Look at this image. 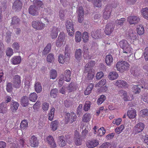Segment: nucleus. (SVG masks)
Listing matches in <instances>:
<instances>
[{
	"label": "nucleus",
	"mask_w": 148,
	"mask_h": 148,
	"mask_svg": "<svg viewBox=\"0 0 148 148\" xmlns=\"http://www.w3.org/2000/svg\"><path fill=\"white\" fill-rule=\"evenodd\" d=\"M6 53L7 56L10 57L13 54V50L10 47L8 48L6 50Z\"/></svg>",
	"instance_id": "58"
},
{
	"label": "nucleus",
	"mask_w": 148,
	"mask_h": 148,
	"mask_svg": "<svg viewBox=\"0 0 148 148\" xmlns=\"http://www.w3.org/2000/svg\"><path fill=\"white\" fill-rule=\"evenodd\" d=\"M68 60L69 59H67V58H66V56H64L62 55H60L58 57V61L60 63L63 64L65 61Z\"/></svg>",
	"instance_id": "50"
},
{
	"label": "nucleus",
	"mask_w": 148,
	"mask_h": 148,
	"mask_svg": "<svg viewBox=\"0 0 148 148\" xmlns=\"http://www.w3.org/2000/svg\"><path fill=\"white\" fill-rule=\"evenodd\" d=\"M29 13L33 16H36L38 15V8L35 5H31L29 9Z\"/></svg>",
	"instance_id": "11"
},
{
	"label": "nucleus",
	"mask_w": 148,
	"mask_h": 148,
	"mask_svg": "<svg viewBox=\"0 0 148 148\" xmlns=\"http://www.w3.org/2000/svg\"><path fill=\"white\" fill-rule=\"evenodd\" d=\"M82 38L84 42H86L88 40V33L87 32H85L83 33Z\"/></svg>",
	"instance_id": "63"
},
{
	"label": "nucleus",
	"mask_w": 148,
	"mask_h": 148,
	"mask_svg": "<svg viewBox=\"0 0 148 148\" xmlns=\"http://www.w3.org/2000/svg\"><path fill=\"white\" fill-rule=\"evenodd\" d=\"M141 12L143 17L147 20H148V8H143Z\"/></svg>",
	"instance_id": "39"
},
{
	"label": "nucleus",
	"mask_w": 148,
	"mask_h": 148,
	"mask_svg": "<svg viewBox=\"0 0 148 148\" xmlns=\"http://www.w3.org/2000/svg\"><path fill=\"white\" fill-rule=\"evenodd\" d=\"M91 118V116L89 113L86 114L82 118V121L85 122H88Z\"/></svg>",
	"instance_id": "49"
},
{
	"label": "nucleus",
	"mask_w": 148,
	"mask_h": 148,
	"mask_svg": "<svg viewBox=\"0 0 148 148\" xmlns=\"http://www.w3.org/2000/svg\"><path fill=\"white\" fill-rule=\"evenodd\" d=\"M140 20L139 17L135 16H131L128 17V21L131 25L137 24Z\"/></svg>",
	"instance_id": "12"
},
{
	"label": "nucleus",
	"mask_w": 148,
	"mask_h": 148,
	"mask_svg": "<svg viewBox=\"0 0 148 148\" xmlns=\"http://www.w3.org/2000/svg\"><path fill=\"white\" fill-rule=\"evenodd\" d=\"M83 57L86 59L88 60L91 58V57L89 54L88 49L85 47L83 48Z\"/></svg>",
	"instance_id": "34"
},
{
	"label": "nucleus",
	"mask_w": 148,
	"mask_h": 148,
	"mask_svg": "<svg viewBox=\"0 0 148 148\" xmlns=\"http://www.w3.org/2000/svg\"><path fill=\"white\" fill-rule=\"evenodd\" d=\"M28 126V123L27 121L24 120L21 123L20 127L22 130H24Z\"/></svg>",
	"instance_id": "51"
},
{
	"label": "nucleus",
	"mask_w": 148,
	"mask_h": 148,
	"mask_svg": "<svg viewBox=\"0 0 148 148\" xmlns=\"http://www.w3.org/2000/svg\"><path fill=\"white\" fill-rule=\"evenodd\" d=\"M20 19L16 16H15L12 18L11 24L12 25L18 26L20 24Z\"/></svg>",
	"instance_id": "24"
},
{
	"label": "nucleus",
	"mask_w": 148,
	"mask_h": 148,
	"mask_svg": "<svg viewBox=\"0 0 148 148\" xmlns=\"http://www.w3.org/2000/svg\"><path fill=\"white\" fill-rule=\"evenodd\" d=\"M58 124V122L56 121L52 122L51 126L53 130L55 131L57 129Z\"/></svg>",
	"instance_id": "52"
},
{
	"label": "nucleus",
	"mask_w": 148,
	"mask_h": 148,
	"mask_svg": "<svg viewBox=\"0 0 148 148\" xmlns=\"http://www.w3.org/2000/svg\"><path fill=\"white\" fill-rule=\"evenodd\" d=\"M94 87V84H90L86 88L84 92V94L85 95H89L91 92Z\"/></svg>",
	"instance_id": "38"
},
{
	"label": "nucleus",
	"mask_w": 148,
	"mask_h": 148,
	"mask_svg": "<svg viewBox=\"0 0 148 148\" xmlns=\"http://www.w3.org/2000/svg\"><path fill=\"white\" fill-rule=\"evenodd\" d=\"M119 45L121 48L123 49V53H130L131 51V49L126 40H122L119 42Z\"/></svg>",
	"instance_id": "2"
},
{
	"label": "nucleus",
	"mask_w": 148,
	"mask_h": 148,
	"mask_svg": "<svg viewBox=\"0 0 148 148\" xmlns=\"http://www.w3.org/2000/svg\"><path fill=\"white\" fill-rule=\"evenodd\" d=\"M65 26L67 31H70V30L74 29V25L72 21L71 20H68L66 21Z\"/></svg>",
	"instance_id": "19"
},
{
	"label": "nucleus",
	"mask_w": 148,
	"mask_h": 148,
	"mask_svg": "<svg viewBox=\"0 0 148 148\" xmlns=\"http://www.w3.org/2000/svg\"><path fill=\"white\" fill-rule=\"evenodd\" d=\"M58 90L57 88H54L51 90L50 92V95L51 97L53 98H56L57 95V94L58 93Z\"/></svg>",
	"instance_id": "56"
},
{
	"label": "nucleus",
	"mask_w": 148,
	"mask_h": 148,
	"mask_svg": "<svg viewBox=\"0 0 148 148\" xmlns=\"http://www.w3.org/2000/svg\"><path fill=\"white\" fill-rule=\"evenodd\" d=\"M115 85L121 88H127L128 86L125 81L121 80H118L115 84Z\"/></svg>",
	"instance_id": "17"
},
{
	"label": "nucleus",
	"mask_w": 148,
	"mask_h": 148,
	"mask_svg": "<svg viewBox=\"0 0 148 148\" xmlns=\"http://www.w3.org/2000/svg\"><path fill=\"white\" fill-rule=\"evenodd\" d=\"M140 85H134L133 87V92L135 93H138L140 91L141 88H143Z\"/></svg>",
	"instance_id": "42"
},
{
	"label": "nucleus",
	"mask_w": 148,
	"mask_h": 148,
	"mask_svg": "<svg viewBox=\"0 0 148 148\" xmlns=\"http://www.w3.org/2000/svg\"><path fill=\"white\" fill-rule=\"evenodd\" d=\"M106 96L104 95H102L97 101V103L98 105L101 104L106 99Z\"/></svg>",
	"instance_id": "54"
},
{
	"label": "nucleus",
	"mask_w": 148,
	"mask_h": 148,
	"mask_svg": "<svg viewBox=\"0 0 148 148\" xmlns=\"http://www.w3.org/2000/svg\"><path fill=\"white\" fill-rule=\"evenodd\" d=\"M19 106V103L17 102L12 100L11 102L10 109L12 112L16 111Z\"/></svg>",
	"instance_id": "22"
},
{
	"label": "nucleus",
	"mask_w": 148,
	"mask_h": 148,
	"mask_svg": "<svg viewBox=\"0 0 148 148\" xmlns=\"http://www.w3.org/2000/svg\"><path fill=\"white\" fill-rule=\"evenodd\" d=\"M64 77L65 80L66 82H70L71 79V71L69 70H66L64 73Z\"/></svg>",
	"instance_id": "26"
},
{
	"label": "nucleus",
	"mask_w": 148,
	"mask_h": 148,
	"mask_svg": "<svg viewBox=\"0 0 148 148\" xmlns=\"http://www.w3.org/2000/svg\"><path fill=\"white\" fill-rule=\"evenodd\" d=\"M7 104L5 103L2 102L0 104V113H5L7 111Z\"/></svg>",
	"instance_id": "28"
},
{
	"label": "nucleus",
	"mask_w": 148,
	"mask_h": 148,
	"mask_svg": "<svg viewBox=\"0 0 148 148\" xmlns=\"http://www.w3.org/2000/svg\"><path fill=\"white\" fill-rule=\"evenodd\" d=\"M65 123L67 124L68 122L71 123L76 120L77 116L73 112L67 113L65 114Z\"/></svg>",
	"instance_id": "3"
},
{
	"label": "nucleus",
	"mask_w": 148,
	"mask_h": 148,
	"mask_svg": "<svg viewBox=\"0 0 148 148\" xmlns=\"http://www.w3.org/2000/svg\"><path fill=\"white\" fill-rule=\"evenodd\" d=\"M21 104L23 107L27 106L29 104L28 97L26 96H23L21 100Z\"/></svg>",
	"instance_id": "25"
},
{
	"label": "nucleus",
	"mask_w": 148,
	"mask_h": 148,
	"mask_svg": "<svg viewBox=\"0 0 148 148\" xmlns=\"http://www.w3.org/2000/svg\"><path fill=\"white\" fill-rule=\"evenodd\" d=\"M125 20L124 18H122L120 20H117L115 21L116 25L122 26Z\"/></svg>",
	"instance_id": "59"
},
{
	"label": "nucleus",
	"mask_w": 148,
	"mask_h": 148,
	"mask_svg": "<svg viewBox=\"0 0 148 148\" xmlns=\"http://www.w3.org/2000/svg\"><path fill=\"white\" fill-rule=\"evenodd\" d=\"M95 75L94 70H91V72H89L86 76L85 80L87 81H89L92 80L94 77Z\"/></svg>",
	"instance_id": "31"
},
{
	"label": "nucleus",
	"mask_w": 148,
	"mask_h": 148,
	"mask_svg": "<svg viewBox=\"0 0 148 148\" xmlns=\"http://www.w3.org/2000/svg\"><path fill=\"white\" fill-rule=\"evenodd\" d=\"M21 59L20 56H15L13 57L11 60V62L13 64H19Z\"/></svg>",
	"instance_id": "27"
},
{
	"label": "nucleus",
	"mask_w": 148,
	"mask_h": 148,
	"mask_svg": "<svg viewBox=\"0 0 148 148\" xmlns=\"http://www.w3.org/2000/svg\"><path fill=\"white\" fill-rule=\"evenodd\" d=\"M34 5H35L38 8L41 7L42 8L43 6L42 2L39 0H34Z\"/></svg>",
	"instance_id": "48"
},
{
	"label": "nucleus",
	"mask_w": 148,
	"mask_h": 148,
	"mask_svg": "<svg viewBox=\"0 0 148 148\" xmlns=\"http://www.w3.org/2000/svg\"><path fill=\"white\" fill-rule=\"evenodd\" d=\"M140 69L136 66H134L132 69L131 72L132 75L135 76H137L139 74Z\"/></svg>",
	"instance_id": "23"
},
{
	"label": "nucleus",
	"mask_w": 148,
	"mask_h": 148,
	"mask_svg": "<svg viewBox=\"0 0 148 148\" xmlns=\"http://www.w3.org/2000/svg\"><path fill=\"white\" fill-rule=\"evenodd\" d=\"M45 25L39 21H34L32 22V26L37 30H41L44 29Z\"/></svg>",
	"instance_id": "4"
},
{
	"label": "nucleus",
	"mask_w": 148,
	"mask_h": 148,
	"mask_svg": "<svg viewBox=\"0 0 148 148\" xmlns=\"http://www.w3.org/2000/svg\"><path fill=\"white\" fill-rule=\"evenodd\" d=\"M138 36L137 34L133 32V30H130L126 34V37L129 39L135 40Z\"/></svg>",
	"instance_id": "14"
},
{
	"label": "nucleus",
	"mask_w": 148,
	"mask_h": 148,
	"mask_svg": "<svg viewBox=\"0 0 148 148\" xmlns=\"http://www.w3.org/2000/svg\"><path fill=\"white\" fill-rule=\"evenodd\" d=\"M58 144L61 147H64L66 144V139L63 136H60L58 138Z\"/></svg>",
	"instance_id": "18"
},
{
	"label": "nucleus",
	"mask_w": 148,
	"mask_h": 148,
	"mask_svg": "<svg viewBox=\"0 0 148 148\" xmlns=\"http://www.w3.org/2000/svg\"><path fill=\"white\" fill-rule=\"evenodd\" d=\"M46 139L48 143L51 148H55L56 147V144L52 136H48Z\"/></svg>",
	"instance_id": "16"
},
{
	"label": "nucleus",
	"mask_w": 148,
	"mask_h": 148,
	"mask_svg": "<svg viewBox=\"0 0 148 148\" xmlns=\"http://www.w3.org/2000/svg\"><path fill=\"white\" fill-rule=\"evenodd\" d=\"M51 47V44L49 43L44 49L42 53L43 55H46L50 51Z\"/></svg>",
	"instance_id": "44"
},
{
	"label": "nucleus",
	"mask_w": 148,
	"mask_h": 148,
	"mask_svg": "<svg viewBox=\"0 0 148 148\" xmlns=\"http://www.w3.org/2000/svg\"><path fill=\"white\" fill-rule=\"evenodd\" d=\"M118 76V74L116 72L112 71L109 73L108 78L111 80H114L117 79Z\"/></svg>",
	"instance_id": "29"
},
{
	"label": "nucleus",
	"mask_w": 148,
	"mask_h": 148,
	"mask_svg": "<svg viewBox=\"0 0 148 148\" xmlns=\"http://www.w3.org/2000/svg\"><path fill=\"white\" fill-rule=\"evenodd\" d=\"M11 32L10 31H7L6 33V41L8 43L10 42L11 40Z\"/></svg>",
	"instance_id": "64"
},
{
	"label": "nucleus",
	"mask_w": 148,
	"mask_h": 148,
	"mask_svg": "<svg viewBox=\"0 0 148 148\" xmlns=\"http://www.w3.org/2000/svg\"><path fill=\"white\" fill-rule=\"evenodd\" d=\"M137 32L139 35L143 34L144 33V28L141 25H138L137 28Z\"/></svg>",
	"instance_id": "45"
},
{
	"label": "nucleus",
	"mask_w": 148,
	"mask_h": 148,
	"mask_svg": "<svg viewBox=\"0 0 148 148\" xmlns=\"http://www.w3.org/2000/svg\"><path fill=\"white\" fill-rule=\"evenodd\" d=\"M91 102L90 101L85 102L84 106V110L85 111H88L90 108Z\"/></svg>",
	"instance_id": "57"
},
{
	"label": "nucleus",
	"mask_w": 148,
	"mask_h": 148,
	"mask_svg": "<svg viewBox=\"0 0 148 148\" xmlns=\"http://www.w3.org/2000/svg\"><path fill=\"white\" fill-rule=\"evenodd\" d=\"M38 97L37 94L35 92L30 94L29 95V99L31 101L35 102Z\"/></svg>",
	"instance_id": "43"
},
{
	"label": "nucleus",
	"mask_w": 148,
	"mask_h": 148,
	"mask_svg": "<svg viewBox=\"0 0 148 148\" xmlns=\"http://www.w3.org/2000/svg\"><path fill=\"white\" fill-rule=\"evenodd\" d=\"M130 65L127 62L123 61H119L116 65L117 70L122 73L129 69Z\"/></svg>",
	"instance_id": "1"
},
{
	"label": "nucleus",
	"mask_w": 148,
	"mask_h": 148,
	"mask_svg": "<svg viewBox=\"0 0 148 148\" xmlns=\"http://www.w3.org/2000/svg\"><path fill=\"white\" fill-rule=\"evenodd\" d=\"M59 31V29L58 28L55 27H53L50 34L51 37L52 39H55L56 38Z\"/></svg>",
	"instance_id": "20"
},
{
	"label": "nucleus",
	"mask_w": 148,
	"mask_h": 148,
	"mask_svg": "<svg viewBox=\"0 0 148 148\" xmlns=\"http://www.w3.org/2000/svg\"><path fill=\"white\" fill-rule=\"evenodd\" d=\"M99 144V141L95 139L88 140L86 143V145L88 148H93L96 147Z\"/></svg>",
	"instance_id": "8"
},
{
	"label": "nucleus",
	"mask_w": 148,
	"mask_h": 148,
	"mask_svg": "<svg viewBox=\"0 0 148 148\" xmlns=\"http://www.w3.org/2000/svg\"><path fill=\"white\" fill-rule=\"evenodd\" d=\"M113 60V58L112 55H108L106 56L105 62L107 65L110 66L112 64Z\"/></svg>",
	"instance_id": "30"
},
{
	"label": "nucleus",
	"mask_w": 148,
	"mask_h": 148,
	"mask_svg": "<svg viewBox=\"0 0 148 148\" xmlns=\"http://www.w3.org/2000/svg\"><path fill=\"white\" fill-rule=\"evenodd\" d=\"M91 36L93 38L95 39L101 38L103 36L101 29H97L92 31Z\"/></svg>",
	"instance_id": "10"
},
{
	"label": "nucleus",
	"mask_w": 148,
	"mask_h": 148,
	"mask_svg": "<svg viewBox=\"0 0 148 148\" xmlns=\"http://www.w3.org/2000/svg\"><path fill=\"white\" fill-rule=\"evenodd\" d=\"M13 85L11 82H7L6 85V90L7 91L9 92H11L13 90Z\"/></svg>",
	"instance_id": "46"
},
{
	"label": "nucleus",
	"mask_w": 148,
	"mask_h": 148,
	"mask_svg": "<svg viewBox=\"0 0 148 148\" xmlns=\"http://www.w3.org/2000/svg\"><path fill=\"white\" fill-rule=\"evenodd\" d=\"M82 55V51L80 49H77L76 50L75 57L76 59L78 60L81 59Z\"/></svg>",
	"instance_id": "41"
},
{
	"label": "nucleus",
	"mask_w": 148,
	"mask_h": 148,
	"mask_svg": "<svg viewBox=\"0 0 148 148\" xmlns=\"http://www.w3.org/2000/svg\"><path fill=\"white\" fill-rule=\"evenodd\" d=\"M50 78L54 79H55L57 76V73L56 71L52 69L50 71Z\"/></svg>",
	"instance_id": "40"
},
{
	"label": "nucleus",
	"mask_w": 148,
	"mask_h": 148,
	"mask_svg": "<svg viewBox=\"0 0 148 148\" xmlns=\"http://www.w3.org/2000/svg\"><path fill=\"white\" fill-rule=\"evenodd\" d=\"M52 12V10L49 8H44L43 10V13L45 15H48L50 14Z\"/></svg>",
	"instance_id": "61"
},
{
	"label": "nucleus",
	"mask_w": 148,
	"mask_h": 148,
	"mask_svg": "<svg viewBox=\"0 0 148 148\" xmlns=\"http://www.w3.org/2000/svg\"><path fill=\"white\" fill-rule=\"evenodd\" d=\"M106 132V130L103 127H101L98 130V133H99V135L100 136L104 135L105 134Z\"/></svg>",
	"instance_id": "62"
},
{
	"label": "nucleus",
	"mask_w": 148,
	"mask_h": 148,
	"mask_svg": "<svg viewBox=\"0 0 148 148\" xmlns=\"http://www.w3.org/2000/svg\"><path fill=\"white\" fill-rule=\"evenodd\" d=\"M92 1L95 6L98 7L101 6V0H92Z\"/></svg>",
	"instance_id": "60"
},
{
	"label": "nucleus",
	"mask_w": 148,
	"mask_h": 148,
	"mask_svg": "<svg viewBox=\"0 0 148 148\" xmlns=\"http://www.w3.org/2000/svg\"><path fill=\"white\" fill-rule=\"evenodd\" d=\"M114 25L113 22H111L106 25L105 29L104 31L106 35H109L111 34L114 30Z\"/></svg>",
	"instance_id": "6"
},
{
	"label": "nucleus",
	"mask_w": 148,
	"mask_h": 148,
	"mask_svg": "<svg viewBox=\"0 0 148 148\" xmlns=\"http://www.w3.org/2000/svg\"><path fill=\"white\" fill-rule=\"evenodd\" d=\"M29 143L31 146L33 147H37L38 145V141L35 136H32L29 138Z\"/></svg>",
	"instance_id": "9"
},
{
	"label": "nucleus",
	"mask_w": 148,
	"mask_h": 148,
	"mask_svg": "<svg viewBox=\"0 0 148 148\" xmlns=\"http://www.w3.org/2000/svg\"><path fill=\"white\" fill-rule=\"evenodd\" d=\"M112 9L111 5L110 4H108L106 6L103 14V17L104 19H108L109 18L112 12Z\"/></svg>",
	"instance_id": "5"
},
{
	"label": "nucleus",
	"mask_w": 148,
	"mask_h": 148,
	"mask_svg": "<svg viewBox=\"0 0 148 148\" xmlns=\"http://www.w3.org/2000/svg\"><path fill=\"white\" fill-rule=\"evenodd\" d=\"M127 115L130 119L134 118L136 116V111L135 110H129L127 112Z\"/></svg>",
	"instance_id": "32"
},
{
	"label": "nucleus",
	"mask_w": 148,
	"mask_h": 148,
	"mask_svg": "<svg viewBox=\"0 0 148 148\" xmlns=\"http://www.w3.org/2000/svg\"><path fill=\"white\" fill-rule=\"evenodd\" d=\"M144 125L143 123H140L137 124L135 127L136 133H138L141 132L144 129Z\"/></svg>",
	"instance_id": "21"
},
{
	"label": "nucleus",
	"mask_w": 148,
	"mask_h": 148,
	"mask_svg": "<svg viewBox=\"0 0 148 148\" xmlns=\"http://www.w3.org/2000/svg\"><path fill=\"white\" fill-rule=\"evenodd\" d=\"M34 88L35 91L37 93H39L42 90L41 84L38 82H36L34 85Z\"/></svg>",
	"instance_id": "33"
},
{
	"label": "nucleus",
	"mask_w": 148,
	"mask_h": 148,
	"mask_svg": "<svg viewBox=\"0 0 148 148\" xmlns=\"http://www.w3.org/2000/svg\"><path fill=\"white\" fill-rule=\"evenodd\" d=\"M71 51L70 49L68 46H66L65 49V56L66 58H67V59H69Z\"/></svg>",
	"instance_id": "55"
},
{
	"label": "nucleus",
	"mask_w": 148,
	"mask_h": 148,
	"mask_svg": "<svg viewBox=\"0 0 148 148\" xmlns=\"http://www.w3.org/2000/svg\"><path fill=\"white\" fill-rule=\"evenodd\" d=\"M22 7L21 2L19 0H16L13 4L12 8L15 11H19L21 9Z\"/></svg>",
	"instance_id": "13"
},
{
	"label": "nucleus",
	"mask_w": 148,
	"mask_h": 148,
	"mask_svg": "<svg viewBox=\"0 0 148 148\" xmlns=\"http://www.w3.org/2000/svg\"><path fill=\"white\" fill-rule=\"evenodd\" d=\"M47 61L51 63L53 62L55 60L54 55L52 53L49 54L47 58Z\"/></svg>",
	"instance_id": "53"
},
{
	"label": "nucleus",
	"mask_w": 148,
	"mask_h": 148,
	"mask_svg": "<svg viewBox=\"0 0 148 148\" xmlns=\"http://www.w3.org/2000/svg\"><path fill=\"white\" fill-rule=\"evenodd\" d=\"M77 86L73 83H71L69 85L68 89L69 92H72L76 90Z\"/></svg>",
	"instance_id": "35"
},
{
	"label": "nucleus",
	"mask_w": 148,
	"mask_h": 148,
	"mask_svg": "<svg viewBox=\"0 0 148 148\" xmlns=\"http://www.w3.org/2000/svg\"><path fill=\"white\" fill-rule=\"evenodd\" d=\"M66 11L64 10L61 9L59 11V16L60 19L62 21L65 19Z\"/></svg>",
	"instance_id": "37"
},
{
	"label": "nucleus",
	"mask_w": 148,
	"mask_h": 148,
	"mask_svg": "<svg viewBox=\"0 0 148 148\" xmlns=\"http://www.w3.org/2000/svg\"><path fill=\"white\" fill-rule=\"evenodd\" d=\"M99 148H115L114 146L110 143L106 142L103 143Z\"/></svg>",
	"instance_id": "36"
},
{
	"label": "nucleus",
	"mask_w": 148,
	"mask_h": 148,
	"mask_svg": "<svg viewBox=\"0 0 148 148\" xmlns=\"http://www.w3.org/2000/svg\"><path fill=\"white\" fill-rule=\"evenodd\" d=\"M12 82L13 86L16 88H19L21 86L20 77L18 75H15L12 78Z\"/></svg>",
	"instance_id": "7"
},
{
	"label": "nucleus",
	"mask_w": 148,
	"mask_h": 148,
	"mask_svg": "<svg viewBox=\"0 0 148 148\" xmlns=\"http://www.w3.org/2000/svg\"><path fill=\"white\" fill-rule=\"evenodd\" d=\"M82 39V34L79 32L77 31L75 33V40L77 42H79Z\"/></svg>",
	"instance_id": "47"
},
{
	"label": "nucleus",
	"mask_w": 148,
	"mask_h": 148,
	"mask_svg": "<svg viewBox=\"0 0 148 148\" xmlns=\"http://www.w3.org/2000/svg\"><path fill=\"white\" fill-rule=\"evenodd\" d=\"M74 138V142L77 146H79L82 145V138H81V137L78 132L75 133Z\"/></svg>",
	"instance_id": "15"
}]
</instances>
